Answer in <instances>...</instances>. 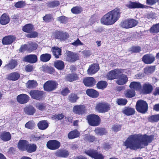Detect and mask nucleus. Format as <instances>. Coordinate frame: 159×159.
<instances>
[{
    "instance_id": "1",
    "label": "nucleus",
    "mask_w": 159,
    "mask_h": 159,
    "mask_svg": "<svg viewBox=\"0 0 159 159\" xmlns=\"http://www.w3.org/2000/svg\"><path fill=\"white\" fill-rule=\"evenodd\" d=\"M153 138V136L147 135L146 134L142 135L140 134H135L129 136L124 143L126 148L137 150L147 146L148 143H151Z\"/></svg>"
},
{
    "instance_id": "2",
    "label": "nucleus",
    "mask_w": 159,
    "mask_h": 159,
    "mask_svg": "<svg viewBox=\"0 0 159 159\" xmlns=\"http://www.w3.org/2000/svg\"><path fill=\"white\" fill-rule=\"evenodd\" d=\"M121 11L116 8L105 14L101 20V23L106 25H112L117 21L120 16Z\"/></svg>"
},
{
    "instance_id": "3",
    "label": "nucleus",
    "mask_w": 159,
    "mask_h": 159,
    "mask_svg": "<svg viewBox=\"0 0 159 159\" xmlns=\"http://www.w3.org/2000/svg\"><path fill=\"white\" fill-rule=\"evenodd\" d=\"M136 107L138 112L145 113L148 110V104L146 101L140 100L137 102Z\"/></svg>"
},
{
    "instance_id": "4",
    "label": "nucleus",
    "mask_w": 159,
    "mask_h": 159,
    "mask_svg": "<svg viewBox=\"0 0 159 159\" xmlns=\"http://www.w3.org/2000/svg\"><path fill=\"white\" fill-rule=\"evenodd\" d=\"M58 83L54 80H49L46 82L44 84L43 88L45 90L51 91L56 89Z\"/></svg>"
},
{
    "instance_id": "5",
    "label": "nucleus",
    "mask_w": 159,
    "mask_h": 159,
    "mask_svg": "<svg viewBox=\"0 0 159 159\" xmlns=\"http://www.w3.org/2000/svg\"><path fill=\"white\" fill-rule=\"evenodd\" d=\"M87 119L89 124L91 125L97 126L100 124V118L97 115L94 114L89 115L88 116Z\"/></svg>"
},
{
    "instance_id": "6",
    "label": "nucleus",
    "mask_w": 159,
    "mask_h": 159,
    "mask_svg": "<svg viewBox=\"0 0 159 159\" xmlns=\"http://www.w3.org/2000/svg\"><path fill=\"white\" fill-rule=\"evenodd\" d=\"M123 72V70L121 69L112 70L107 75V78L108 80H113L117 78L120 74Z\"/></svg>"
},
{
    "instance_id": "7",
    "label": "nucleus",
    "mask_w": 159,
    "mask_h": 159,
    "mask_svg": "<svg viewBox=\"0 0 159 159\" xmlns=\"http://www.w3.org/2000/svg\"><path fill=\"white\" fill-rule=\"evenodd\" d=\"M96 110L99 112L104 113L110 109V106L104 102H102L98 104L96 107Z\"/></svg>"
},
{
    "instance_id": "8",
    "label": "nucleus",
    "mask_w": 159,
    "mask_h": 159,
    "mask_svg": "<svg viewBox=\"0 0 159 159\" xmlns=\"http://www.w3.org/2000/svg\"><path fill=\"white\" fill-rule=\"evenodd\" d=\"M44 92L36 90H33L31 91L30 94L31 97L35 99L40 100L43 97Z\"/></svg>"
},
{
    "instance_id": "9",
    "label": "nucleus",
    "mask_w": 159,
    "mask_h": 159,
    "mask_svg": "<svg viewBox=\"0 0 159 159\" xmlns=\"http://www.w3.org/2000/svg\"><path fill=\"white\" fill-rule=\"evenodd\" d=\"M61 146L60 143L55 140L49 141L47 143V147L49 149L55 150L59 148Z\"/></svg>"
},
{
    "instance_id": "10",
    "label": "nucleus",
    "mask_w": 159,
    "mask_h": 159,
    "mask_svg": "<svg viewBox=\"0 0 159 159\" xmlns=\"http://www.w3.org/2000/svg\"><path fill=\"white\" fill-rule=\"evenodd\" d=\"M85 153L89 156L94 158V159H104L102 154H98L97 151L93 149L86 150L85 151Z\"/></svg>"
},
{
    "instance_id": "11",
    "label": "nucleus",
    "mask_w": 159,
    "mask_h": 159,
    "mask_svg": "<svg viewBox=\"0 0 159 159\" xmlns=\"http://www.w3.org/2000/svg\"><path fill=\"white\" fill-rule=\"evenodd\" d=\"M66 54V60L69 62H74L79 59V56L75 53L67 51Z\"/></svg>"
},
{
    "instance_id": "12",
    "label": "nucleus",
    "mask_w": 159,
    "mask_h": 159,
    "mask_svg": "<svg viewBox=\"0 0 159 159\" xmlns=\"http://www.w3.org/2000/svg\"><path fill=\"white\" fill-rule=\"evenodd\" d=\"M125 6L129 9L143 8H145L146 6L140 3L139 2L129 1L125 4Z\"/></svg>"
},
{
    "instance_id": "13",
    "label": "nucleus",
    "mask_w": 159,
    "mask_h": 159,
    "mask_svg": "<svg viewBox=\"0 0 159 159\" xmlns=\"http://www.w3.org/2000/svg\"><path fill=\"white\" fill-rule=\"evenodd\" d=\"M155 58L154 55L152 54H148L143 56L142 61L145 64H151L154 62Z\"/></svg>"
},
{
    "instance_id": "14",
    "label": "nucleus",
    "mask_w": 159,
    "mask_h": 159,
    "mask_svg": "<svg viewBox=\"0 0 159 159\" xmlns=\"http://www.w3.org/2000/svg\"><path fill=\"white\" fill-rule=\"evenodd\" d=\"M73 111L75 113L80 115L85 112L86 109L84 105H76L73 107Z\"/></svg>"
},
{
    "instance_id": "15",
    "label": "nucleus",
    "mask_w": 159,
    "mask_h": 159,
    "mask_svg": "<svg viewBox=\"0 0 159 159\" xmlns=\"http://www.w3.org/2000/svg\"><path fill=\"white\" fill-rule=\"evenodd\" d=\"M83 82L86 86L91 87L94 85L96 83L95 79L92 77H87L84 79Z\"/></svg>"
},
{
    "instance_id": "16",
    "label": "nucleus",
    "mask_w": 159,
    "mask_h": 159,
    "mask_svg": "<svg viewBox=\"0 0 159 159\" xmlns=\"http://www.w3.org/2000/svg\"><path fill=\"white\" fill-rule=\"evenodd\" d=\"M29 97L26 94H22L18 95L17 100L20 104H24L27 102L29 100Z\"/></svg>"
},
{
    "instance_id": "17",
    "label": "nucleus",
    "mask_w": 159,
    "mask_h": 159,
    "mask_svg": "<svg viewBox=\"0 0 159 159\" xmlns=\"http://www.w3.org/2000/svg\"><path fill=\"white\" fill-rule=\"evenodd\" d=\"M56 38L61 40H65L69 37V34L65 32L57 31L55 32Z\"/></svg>"
},
{
    "instance_id": "18",
    "label": "nucleus",
    "mask_w": 159,
    "mask_h": 159,
    "mask_svg": "<svg viewBox=\"0 0 159 159\" xmlns=\"http://www.w3.org/2000/svg\"><path fill=\"white\" fill-rule=\"evenodd\" d=\"M118 78L116 80V83L120 85H123L125 84L128 81V77L126 75L124 74L120 75L118 76Z\"/></svg>"
},
{
    "instance_id": "19",
    "label": "nucleus",
    "mask_w": 159,
    "mask_h": 159,
    "mask_svg": "<svg viewBox=\"0 0 159 159\" xmlns=\"http://www.w3.org/2000/svg\"><path fill=\"white\" fill-rule=\"evenodd\" d=\"M24 60L30 63H35L37 61V57L35 55H30L25 56Z\"/></svg>"
},
{
    "instance_id": "20",
    "label": "nucleus",
    "mask_w": 159,
    "mask_h": 159,
    "mask_svg": "<svg viewBox=\"0 0 159 159\" xmlns=\"http://www.w3.org/2000/svg\"><path fill=\"white\" fill-rule=\"evenodd\" d=\"M99 67L98 64H95L90 66L87 70L88 74L89 75L93 74L99 70Z\"/></svg>"
},
{
    "instance_id": "21",
    "label": "nucleus",
    "mask_w": 159,
    "mask_h": 159,
    "mask_svg": "<svg viewBox=\"0 0 159 159\" xmlns=\"http://www.w3.org/2000/svg\"><path fill=\"white\" fill-rule=\"evenodd\" d=\"M20 77L19 73L15 72H12L7 75V79L10 80L16 81Z\"/></svg>"
},
{
    "instance_id": "22",
    "label": "nucleus",
    "mask_w": 159,
    "mask_h": 159,
    "mask_svg": "<svg viewBox=\"0 0 159 159\" xmlns=\"http://www.w3.org/2000/svg\"><path fill=\"white\" fill-rule=\"evenodd\" d=\"M28 144V142L27 141L24 140H21L18 143V148L22 151L26 150Z\"/></svg>"
},
{
    "instance_id": "23",
    "label": "nucleus",
    "mask_w": 159,
    "mask_h": 159,
    "mask_svg": "<svg viewBox=\"0 0 159 159\" xmlns=\"http://www.w3.org/2000/svg\"><path fill=\"white\" fill-rule=\"evenodd\" d=\"M56 156L61 157H66L69 155L68 152L65 150H58L55 152Z\"/></svg>"
},
{
    "instance_id": "24",
    "label": "nucleus",
    "mask_w": 159,
    "mask_h": 159,
    "mask_svg": "<svg viewBox=\"0 0 159 159\" xmlns=\"http://www.w3.org/2000/svg\"><path fill=\"white\" fill-rule=\"evenodd\" d=\"M15 40L14 36H8L4 37L2 40V43L4 44H9L11 43Z\"/></svg>"
},
{
    "instance_id": "25",
    "label": "nucleus",
    "mask_w": 159,
    "mask_h": 159,
    "mask_svg": "<svg viewBox=\"0 0 159 159\" xmlns=\"http://www.w3.org/2000/svg\"><path fill=\"white\" fill-rule=\"evenodd\" d=\"M10 18L8 15L5 13L3 14L1 17L0 23L2 25H6L9 23Z\"/></svg>"
},
{
    "instance_id": "26",
    "label": "nucleus",
    "mask_w": 159,
    "mask_h": 159,
    "mask_svg": "<svg viewBox=\"0 0 159 159\" xmlns=\"http://www.w3.org/2000/svg\"><path fill=\"white\" fill-rule=\"evenodd\" d=\"M123 113L127 116H131L134 114V109L129 107H125L122 110Z\"/></svg>"
},
{
    "instance_id": "27",
    "label": "nucleus",
    "mask_w": 159,
    "mask_h": 159,
    "mask_svg": "<svg viewBox=\"0 0 159 159\" xmlns=\"http://www.w3.org/2000/svg\"><path fill=\"white\" fill-rule=\"evenodd\" d=\"M86 93L88 95L93 98H97L99 95L98 92L93 89H87L86 90Z\"/></svg>"
},
{
    "instance_id": "28",
    "label": "nucleus",
    "mask_w": 159,
    "mask_h": 159,
    "mask_svg": "<svg viewBox=\"0 0 159 159\" xmlns=\"http://www.w3.org/2000/svg\"><path fill=\"white\" fill-rule=\"evenodd\" d=\"M52 51L53 55L56 58H58L59 56L61 54V50L60 48L56 47H53Z\"/></svg>"
},
{
    "instance_id": "29",
    "label": "nucleus",
    "mask_w": 159,
    "mask_h": 159,
    "mask_svg": "<svg viewBox=\"0 0 159 159\" xmlns=\"http://www.w3.org/2000/svg\"><path fill=\"white\" fill-rule=\"evenodd\" d=\"M17 65V62L14 60H11L9 63L6 65L5 68L7 70H11L14 68Z\"/></svg>"
},
{
    "instance_id": "30",
    "label": "nucleus",
    "mask_w": 159,
    "mask_h": 159,
    "mask_svg": "<svg viewBox=\"0 0 159 159\" xmlns=\"http://www.w3.org/2000/svg\"><path fill=\"white\" fill-rule=\"evenodd\" d=\"M152 90V86L149 84H145L143 86V91L145 94H148L151 92Z\"/></svg>"
},
{
    "instance_id": "31",
    "label": "nucleus",
    "mask_w": 159,
    "mask_h": 159,
    "mask_svg": "<svg viewBox=\"0 0 159 159\" xmlns=\"http://www.w3.org/2000/svg\"><path fill=\"white\" fill-rule=\"evenodd\" d=\"M0 138L2 140L7 141L10 140L11 136L9 132H4L1 134Z\"/></svg>"
},
{
    "instance_id": "32",
    "label": "nucleus",
    "mask_w": 159,
    "mask_h": 159,
    "mask_svg": "<svg viewBox=\"0 0 159 159\" xmlns=\"http://www.w3.org/2000/svg\"><path fill=\"white\" fill-rule=\"evenodd\" d=\"M38 126L40 129L44 130L48 128V124L46 120H42L39 122Z\"/></svg>"
},
{
    "instance_id": "33",
    "label": "nucleus",
    "mask_w": 159,
    "mask_h": 159,
    "mask_svg": "<svg viewBox=\"0 0 159 159\" xmlns=\"http://www.w3.org/2000/svg\"><path fill=\"white\" fill-rule=\"evenodd\" d=\"M25 112L28 115H33L35 112V109L32 106H30L25 108Z\"/></svg>"
},
{
    "instance_id": "34",
    "label": "nucleus",
    "mask_w": 159,
    "mask_h": 159,
    "mask_svg": "<svg viewBox=\"0 0 159 159\" xmlns=\"http://www.w3.org/2000/svg\"><path fill=\"white\" fill-rule=\"evenodd\" d=\"M80 133L77 130H75L70 132L68 135V138L72 139L78 137L80 135Z\"/></svg>"
},
{
    "instance_id": "35",
    "label": "nucleus",
    "mask_w": 159,
    "mask_h": 159,
    "mask_svg": "<svg viewBox=\"0 0 159 159\" xmlns=\"http://www.w3.org/2000/svg\"><path fill=\"white\" fill-rule=\"evenodd\" d=\"M37 149V146L34 144H29L28 143L26 150L29 153L35 152Z\"/></svg>"
},
{
    "instance_id": "36",
    "label": "nucleus",
    "mask_w": 159,
    "mask_h": 159,
    "mask_svg": "<svg viewBox=\"0 0 159 159\" xmlns=\"http://www.w3.org/2000/svg\"><path fill=\"white\" fill-rule=\"evenodd\" d=\"M150 32L152 34L159 32V23L153 25L149 30Z\"/></svg>"
},
{
    "instance_id": "37",
    "label": "nucleus",
    "mask_w": 159,
    "mask_h": 159,
    "mask_svg": "<svg viewBox=\"0 0 159 159\" xmlns=\"http://www.w3.org/2000/svg\"><path fill=\"white\" fill-rule=\"evenodd\" d=\"M54 65L57 69L59 70H62L64 67V62L60 60L55 61L54 63Z\"/></svg>"
},
{
    "instance_id": "38",
    "label": "nucleus",
    "mask_w": 159,
    "mask_h": 159,
    "mask_svg": "<svg viewBox=\"0 0 159 159\" xmlns=\"http://www.w3.org/2000/svg\"><path fill=\"white\" fill-rule=\"evenodd\" d=\"M33 29V25L30 24L25 25L23 28V31L27 33H30Z\"/></svg>"
},
{
    "instance_id": "39",
    "label": "nucleus",
    "mask_w": 159,
    "mask_h": 159,
    "mask_svg": "<svg viewBox=\"0 0 159 159\" xmlns=\"http://www.w3.org/2000/svg\"><path fill=\"white\" fill-rule=\"evenodd\" d=\"M129 87L133 89L138 90L141 87V85L139 82H131L130 84Z\"/></svg>"
},
{
    "instance_id": "40",
    "label": "nucleus",
    "mask_w": 159,
    "mask_h": 159,
    "mask_svg": "<svg viewBox=\"0 0 159 159\" xmlns=\"http://www.w3.org/2000/svg\"><path fill=\"white\" fill-rule=\"evenodd\" d=\"M94 131L97 134L101 136L106 134L107 133V131L104 128H97Z\"/></svg>"
},
{
    "instance_id": "41",
    "label": "nucleus",
    "mask_w": 159,
    "mask_h": 159,
    "mask_svg": "<svg viewBox=\"0 0 159 159\" xmlns=\"http://www.w3.org/2000/svg\"><path fill=\"white\" fill-rule=\"evenodd\" d=\"M51 57V55L49 54H44L40 57V59L43 62H47L49 60Z\"/></svg>"
},
{
    "instance_id": "42",
    "label": "nucleus",
    "mask_w": 159,
    "mask_h": 159,
    "mask_svg": "<svg viewBox=\"0 0 159 159\" xmlns=\"http://www.w3.org/2000/svg\"><path fill=\"white\" fill-rule=\"evenodd\" d=\"M148 120L152 123L158 122L159 120V114L152 115L148 117Z\"/></svg>"
},
{
    "instance_id": "43",
    "label": "nucleus",
    "mask_w": 159,
    "mask_h": 159,
    "mask_svg": "<svg viewBox=\"0 0 159 159\" xmlns=\"http://www.w3.org/2000/svg\"><path fill=\"white\" fill-rule=\"evenodd\" d=\"M37 84V82L34 80H29L26 83V87L28 88L32 89L35 87Z\"/></svg>"
},
{
    "instance_id": "44",
    "label": "nucleus",
    "mask_w": 159,
    "mask_h": 159,
    "mask_svg": "<svg viewBox=\"0 0 159 159\" xmlns=\"http://www.w3.org/2000/svg\"><path fill=\"white\" fill-rule=\"evenodd\" d=\"M107 85V83L106 81H101L97 83V86L99 89H103L106 87Z\"/></svg>"
},
{
    "instance_id": "45",
    "label": "nucleus",
    "mask_w": 159,
    "mask_h": 159,
    "mask_svg": "<svg viewBox=\"0 0 159 159\" xmlns=\"http://www.w3.org/2000/svg\"><path fill=\"white\" fill-rule=\"evenodd\" d=\"M77 75L76 74H69L67 75L66 79L70 82H72L77 80Z\"/></svg>"
},
{
    "instance_id": "46",
    "label": "nucleus",
    "mask_w": 159,
    "mask_h": 159,
    "mask_svg": "<svg viewBox=\"0 0 159 159\" xmlns=\"http://www.w3.org/2000/svg\"><path fill=\"white\" fill-rule=\"evenodd\" d=\"M125 94V97L127 98H132L135 95V91L132 89H128Z\"/></svg>"
},
{
    "instance_id": "47",
    "label": "nucleus",
    "mask_w": 159,
    "mask_h": 159,
    "mask_svg": "<svg viewBox=\"0 0 159 159\" xmlns=\"http://www.w3.org/2000/svg\"><path fill=\"white\" fill-rule=\"evenodd\" d=\"M155 69L154 66H148L146 67L144 70V72L146 74H149L153 72Z\"/></svg>"
},
{
    "instance_id": "48",
    "label": "nucleus",
    "mask_w": 159,
    "mask_h": 159,
    "mask_svg": "<svg viewBox=\"0 0 159 159\" xmlns=\"http://www.w3.org/2000/svg\"><path fill=\"white\" fill-rule=\"evenodd\" d=\"M35 125V124L34 121L32 120H30L25 124V127L27 129H32L34 128Z\"/></svg>"
},
{
    "instance_id": "49",
    "label": "nucleus",
    "mask_w": 159,
    "mask_h": 159,
    "mask_svg": "<svg viewBox=\"0 0 159 159\" xmlns=\"http://www.w3.org/2000/svg\"><path fill=\"white\" fill-rule=\"evenodd\" d=\"M47 106V104L42 102H38L36 104V107L39 110L43 111L44 110Z\"/></svg>"
},
{
    "instance_id": "50",
    "label": "nucleus",
    "mask_w": 159,
    "mask_h": 159,
    "mask_svg": "<svg viewBox=\"0 0 159 159\" xmlns=\"http://www.w3.org/2000/svg\"><path fill=\"white\" fill-rule=\"evenodd\" d=\"M78 99L77 95L74 93H71L69 96V100L71 102H75Z\"/></svg>"
},
{
    "instance_id": "51",
    "label": "nucleus",
    "mask_w": 159,
    "mask_h": 159,
    "mask_svg": "<svg viewBox=\"0 0 159 159\" xmlns=\"http://www.w3.org/2000/svg\"><path fill=\"white\" fill-rule=\"evenodd\" d=\"M28 51L29 52H31L36 50L38 47L37 44L34 43H31L30 44L28 45Z\"/></svg>"
},
{
    "instance_id": "52",
    "label": "nucleus",
    "mask_w": 159,
    "mask_h": 159,
    "mask_svg": "<svg viewBox=\"0 0 159 159\" xmlns=\"http://www.w3.org/2000/svg\"><path fill=\"white\" fill-rule=\"evenodd\" d=\"M57 20L61 23L66 24L67 22V18L64 16L58 17L57 18Z\"/></svg>"
},
{
    "instance_id": "53",
    "label": "nucleus",
    "mask_w": 159,
    "mask_h": 159,
    "mask_svg": "<svg viewBox=\"0 0 159 159\" xmlns=\"http://www.w3.org/2000/svg\"><path fill=\"white\" fill-rule=\"evenodd\" d=\"M43 20L46 22L51 21L53 20L52 16L51 14H47L43 17Z\"/></svg>"
},
{
    "instance_id": "54",
    "label": "nucleus",
    "mask_w": 159,
    "mask_h": 159,
    "mask_svg": "<svg viewBox=\"0 0 159 159\" xmlns=\"http://www.w3.org/2000/svg\"><path fill=\"white\" fill-rule=\"evenodd\" d=\"M127 101L126 99L123 98L118 99L116 100V102L118 105H125L126 104Z\"/></svg>"
},
{
    "instance_id": "55",
    "label": "nucleus",
    "mask_w": 159,
    "mask_h": 159,
    "mask_svg": "<svg viewBox=\"0 0 159 159\" xmlns=\"http://www.w3.org/2000/svg\"><path fill=\"white\" fill-rule=\"evenodd\" d=\"M82 11V8L79 7H73L71 9L72 12L74 14H79Z\"/></svg>"
},
{
    "instance_id": "56",
    "label": "nucleus",
    "mask_w": 159,
    "mask_h": 159,
    "mask_svg": "<svg viewBox=\"0 0 159 159\" xmlns=\"http://www.w3.org/2000/svg\"><path fill=\"white\" fill-rule=\"evenodd\" d=\"M25 5V2L23 1H20L16 3L15 4V6L17 8H21Z\"/></svg>"
},
{
    "instance_id": "57",
    "label": "nucleus",
    "mask_w": 159,
    "mask_h": 159,
    "mask_svg": "<svg viewBox=\"0 0 159 159\" xmlns=\"http://www.w3.org/2000/svg\"><path fill=\"white\" fill-rule=\"evenodd\" d=\"M128 20L129 28L135 26L138 23L137 21L134 19H129Z\"/></svg>"
},
{
    "instance_id": "58",
    "label": "nucleus",
    "mask_w": 159,
    "mask_h": 159,
    "mask_svg": "<svg viewBox=\"0 0 159 159\" xmlns=\"http://www.w3.org/2000/svg\"><path fill=\"white\" fill-rule=\"evenodd\" d=\"M71 44L75 47L84 45V44L81 42L80 39L78 38L75 41L71 43Z\"/></svg>"
},
{
    "instance_id": "59",
    "label": "nucleus",
    "mask_w": 159,
    "mask_h": 159,
    "mask_svg": "<svg viewBox=\"0 0 159 159\" xmlns=\"http://www.w3.org/2000/svg\"><path fill=\"white\" fill-rule=\"evenodd\" d=\"M121 26L123 28H129V24L128 22V20H126L122 22L120 24Z\"/></svg>"
},
{
    "instance_id": "60",
    "label": "nucleus",
    "mask_w": 159,
    "mask_h": 159,
    "mask_svg": "<svg viewBox=\"0 0 159 159\" xmlns=\"http://www.w3.org/2000/svg\"><path fill=\"white\" fill-rule=\"evenodd\" d=\"M59 4V2L57 1H54L49 3L48 5L49 7H54L58 6Z\"/></svg>"
},
{
    "instance_id": "61",
    "label": "nucleus",
    "mask_w": 159,
    "mask_h": 159,
    "mask_svg": "<svg viewBox=\"0 0 159 159\" xmlns=\"http://www.w3.org/2000/svg\"><path fill=\"white\" fill-rule=\"evenodd\" d=\"M121 126L118 125H113L112 128L111 129L114 132H117L120 130Z\"/></svg>"
},
{
    "instance_id": "62",
    "label": "nucleus",
    "mask_w": 159,
    "mask_h": 159,
    "mask_svg": "<svg viewBox=\"0 0 159 159\" xmlns=\"http://www.w3.org/2000/svg\"><path fill=\"white\" fill-rule=\"evenodd\" d=\"M64 117V115L62 114H58V115H53L52 117V118L57 119L58 120H61Z\"/></svg>"
},
{
    "instance_id": "63",
    "label": "nucleus",
    "mask_w": 159,
    "mask_h": 159,
    "mask_svg": "<svg viewBox=\"0 0 159 159\" xmlns=\"http://www.w3.org/2000/svg\"><path fill=\"white\" fill-rule=\"evenodd\" d=\"M38 35V33L36 32H33L30 33V34L26 35L27 37L28 38H35Z\"/></svg>"
},
{
    "instance_id": "64",
    "label": "nucleus",
    "mask_w": 159,
    "mask_h": 159,
    "mask_svg": "<svg viewBox=\"0 0 159 159\" xmlns=\"http://www.w3.org/2000/svg\"><path fill=\"white\" fill-rule=\"evenodd\" d=\"M28 48L29 47L28 45L25 44L23 45L21 47L19 51L21 52H23L25 51H28Z\"/></svg>"
}]
</instances>
